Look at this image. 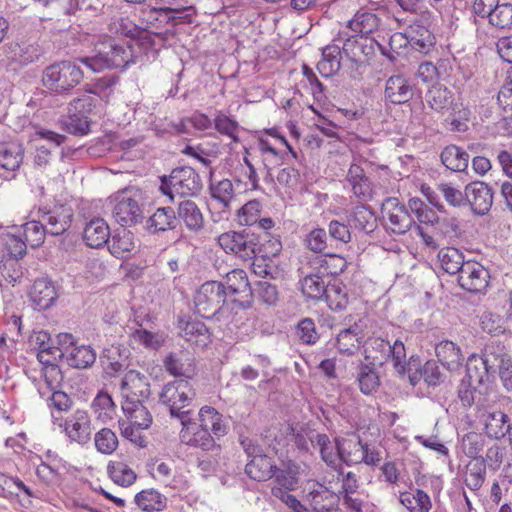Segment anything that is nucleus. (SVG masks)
Segmentation results:
<instances>
[{"mask_svg":"<svg viewBox=\"0 0 512 512\" xmlns=\"http://www.w3.org/2000/svg\"><path fill=\"white\" fill-rule=\"evenodd\" d=\"M77 61L92 72L99 73L105 69L124 70L134 63V58L130 46L107 38L94 46L92 55L78 57Z\"/></svg>","mask_w":512,"mask_h":512,"instance_id":"f257e3e1","label":"nucleus"},{"mask_svg":"<svg viewBox=\"0 0 512 512\" xmlns=\"http://www.w3.org/2000/svg\"><path fill=\"white\" fill-rule=\"evenodd\" d=\"M203 188L202 178L190 166L173 168L168 175L159 176V191L174 202L176 196L195 197Z\"/></svg>","mask_w":512,"mask_h":512,"instance_id":"f03ea898","label":"nucleus"},{"mask_svg":"<svg viewBox=\"0 0 512 512\" xmlns=\"http://www.w3.org/2000/svg\"><path fill=\"white\" fill-rule=\"evenodd\" d=\"M77 58L75 61H59L43 70L42 83L55 95H68L82 81L84 74Z\"/></svg>","mask_w":512,"mask_h":512,"instance_id":"7ed1b4c3","label":"nucleus"},{"mask_svg":"<svg viewBox=\"0 0 512 512\" xmlns=\"http://www.w3.org/2000/svg\"><path fill=\"white\" fill-rule=\"evenodd\" d=\"M196 397L194 385L187 379H175L166 383L159 393V402L169 408L170 416L181 423L188 422L190 409L185 410Z\"/></svg>","mask_w":512,"mask_h":512,"instance_id":"20e7f679","label":"nucleus"},{"mask_svg":"<svg viewBox=\"0 0 512 512\" xmlns=\"http://www.w3.org/2000/svg\"><path fill=\"white\" fill-rule=\"evenodd\" d=\"M411 20L401 16H394L399 26H407L405 38L416 51L427 54L435 45L436 39L431 31L433 14L429 9L412 14Z\"/></svg>","mask_w":512,"mask_h":512,"instance_id":"39448f33","label":"nucleus"},{"mask_svg":"<svg viewBox=\"0 0 512 512\" xmlns=\"http://www.w3.org/2000/svg\"><path fill=\"white\" fill-rule=\"evenodd\" d=\"M194 20L195 10L192 6L170 7L159 5L153 35L163 44L169 43L175 38L178 25L192 24Z\"/></svg>","mask_w":512,"mask_h":512,"instance_id":"423d86ee","label":"nucleus"},{"mask_svg":"<svg viewBox=\"0 0 512 512\" xmlns=\"http://www.w3.org/2000/svg\"><path fill=\"white\" fill-rule=\"evenodd\" d=\"M227 292L223 282L206 281L194 296L197 313L206 319L220 320L224 305L227 303Z\"/></svg>","mask_w":512,"mask_h":512,"instance_id":"0eeeda50","label":"nucleus"},{"mask_svg":"<svg viewBox=\"0 0 512 512\" xmlns=\"http://www.w3.org/2000/svg\"><path fill=\"white\" fill-rule=\"evenodd\" d=\"M216 241L227 254H232L244 261L256 258L258 232L254 231V228L224 232L217 237Z\"/></svg>","mask_w":512,"mask_h":512,"instance_id":"6e6552de","label":"nucleus"},{"mask_svg":"<svg viewBox=\"0 0 512 512\" xmlns=\"http://www.w3.org/2000/svg\"><path fill=\"white\" fill-rule=\"evenodd\" d=\"M37 217L42 219L48 234L60 236L71 228L74 220V210L67 203H54L53 205L40 206Z\"/></svg>","mask_w":512,"mask_h":512,"instance_id":"1a4fd4ad","label":"nucleus"},{"mask_svg":"<svg viewBox=\"0 0 512 512\" xmlns=\"http://www.w3.org/2000/svg\"><path fill=\"white\" fill-rule=\"evenodd\" d=\"M4 61L9 70L18 71L39 60L43 49L37 43L9 42L3 46Z\"/></svg>","mask_w":512,"mask_h":512,"instance_id":"9d476101","label":"nucleus"},{"mask_svg":"<svg viewBox=\"0 0 512 512\" xmlns=\"http://www.w3.org/2000/svg\"><path fill=\"white\" fill-rule=\"evenodd\" d=\"M415 96L421 98V91L414 81L403 74L390 76L385 82L384 99L392 105H404Z\"/></svg>","mask_w":512,"mask_h":512,"instance_id":"9b49d317","label":"nucleus"},{"mask_svg":"<svg viewBox=\"0 0 512 512\" xmlns=\"http://www.w3.org/2000/svg\"><path fill=\"white\" fill-rule=\"evenodd\" d=\"M489 279V270L477 261H467L457 276L459 286L473 294L484 292L488 287Z\"/></svg>","mask_w":512,"mask_h":512,"instance_id":"f8f14e48","label":"nucleus"},{"mask_svg":"<svg viewBox=\"0 0 512 512\" xmlns=\"http://www.w3.org/2000/svg\"><path fill=\"white\" fill-rule=\"evenodd\" d=\"M122 401H146L151 396L149 378L137 370H129L121 380Z\"/></svg>","mask_w":512,"mask_h":512,"instance_id":"ddd939ff","label":"nucleus"},{"mask_svg":"<svg viewBox=\"0 0 512 512\" xmlns=\"http://www.w3.org/2000/svg\"><path fill=\"white\" fill-rule=\"evenodd\" d=\"M386 211L391 224L390 230L392 233L403 235L413 226L415 227V221L408 211V208L397 198L391 197L385 200L382 205V212Z\"/></svg>","mask_w":512,"mask_h":512,"instance_id":"4468645a","label":"nucleus"},{"mask_svg":"<svg viewBox=\"0 0 512 512\" xmlns=\"http://www.w3.org/2000/svg\"><path fill=\"white\" fill-rule=\"evenodd\" d=\"M179 226L176 210L171 206L158 207L145 219L143 228L149 235H162Z\"/></svg>","mask_w":512,"mask_h":512,"instance_id":"2eb2a0df","label":"nucleus"},{"mask_svg":"<svg viewBox=\"0 0 512 512\" xmlns=\"http://www.w3.org/2000/svg\"><path fill=\"white\" fill-rule=\"evenodd\" d=\"M112 216L122 227H132L145 219L142 206L132 197L122 195L114 205Z\"/></svg>","mask_w":512,"mask_h":512,"instance_id":"dca6fc26","label":"nucleus"},{"mask_svg":"<svg viewBox=\"0 0 512 512\" xmlns=\"http://www.w3.org/2000/svg\"><path fill=\"white\" fill-rule=\"evenodd\" d=\"M467 205L474 214L483 216L487 214L493 204V191L482 181H473L465 187Z\"/></svg>","mask_w":512,"mask_h":512,"instance_id":"f3484780","label":"nucleus"},{"mask_svg":"<svg viewBox=\"0 0 512 512\" xmlns=\"http://www.w3.org/2000/svg\"><path fill=\"white\" fill-rule=\"evenodd\" d=\"M183 428L180 433L182 442L185 444L201 448L204 451H210L216 447L217 439L212 432L203 430L197 426V422L192 421L191 414H189L188 422L181 423Z\"/></svg>","mask_w":512,"mask_h":512,"instance_id":"a211bd4d","label":"nucleus"},{"mask_svg":"<svg viewBox=\"0 0 512 512\" xmlns=\"http://www.w3.org/2000/svg\"><path fill=\"white\" fill-rule=\"evenodd\" d=\"M425 102L430 109L437 113L456 112L457 104L453 92L440 82H435L425 93Z\"/></svg>","mask_w":512,"mask_h":512,"instance_id":"6ab92c4d","label":"nucleus"},{"mask_svg":"<svg viewBox=\"0 0 512 512\" xmlns=\"http://www.w3.org/2000/svg\"><path fill=\"white\" fill-rule=\"evenodd\" d=\"M34 308L41 311L49 309L58 299L54 283L48 278L36 279L29 292Z\"/></svg>","mask_w":512,"mask_h":512,"instance_id":"aec40b11","label":"nucleus"},{"mask_svg":"<svg viewBox=\"0 0 512 512\" xmlns=\"http://www.w3.org/2000/svg\"><path fill=\"white\" fill-rule=\"evenodd\" d=\"M178 327L181 337L192 345L204 348L210 343V332L204 322L191 317L180 318Z\"/></svg>","mask_w":512,"mask_h":512,"instance_id":"412c9836","label":"nucleus"},{"mask_svg":"<svg viewBox=\"0 0 512 512\" xmlns=\"http://www.w3.org/2000/svg\"><path fill=\"white\" fill-rule=\"evenodd\" d=\"M25 149L21 143L4 142L0 143V169L5 170L11 176L6 179L15 178V172L23 163Z\"/></svg>","mask_w":512,"mask_h":512,"instance_id":"4be33fe9","label":"nucleus"},{"mask_svg":"<svg viewBox=\"0 0 512 512\" xmlns=\"http://www.w3.org/2000/svg\"><path fill=\"white\" fill-rule=\"evenodd\" d=\"M159 12V5L151 7L149 10L141 11V20L143 23H146L144 28L139 27L138 25H132V30H123L125 35L131 38H138L142 42V45L146 47H155V37L153 35L154 26L157 20V15Z\"/></svg>","mask_w":512,"mask_h":512,"instance_id":"5701e85b","label":"nucleus"},{"mask_svg":"<svg viewBox=\"0 0 512 512\" xmlns=\"http://www.w3.org/2000/svg\"><path fill=\"white\" fill-rule=\"evenodd\" d=\"M176 215L179 223L192 233H199L204 229L205 221L201 209L192 200H183L178 204Z\"/></svg>","mask_w":512,"mask_h":512,"instance_id":"b1692460","label":"nucleus"},{"mask_svg":"<svg viewBox=\"0 0 512 512\" xmlns=\"http://www.w3.org/2000/svg\"><path fill=\"white\" fill-rule=\"evenodd\" d=\"M478 355L496 375L497 371L511 359L506 346L498 339L487 341Z\"/></svg>","mask_w":512,"mask_h":512,"instance_id":"393cba45","label":"nucleus"},{"mask_svg":"<svg viewBox=\"0 0 512 512\" xmlns=\"http://www.w3.org/2000/svg\"><path fill=\"white\" fill-rule=\"evenodd\" d=\"M67 436L81 445L89 442L91 438L90 419L85 411L77 410L65 421Z\"/></svg>","mask_w":512,"mask_h":512,"instance_id":"a878e982","label":"nucleus"},{"mask_svg":"<svg viewBox=\"0 0 512 512\" xmlns=\"http://www.w3.org/2000/svg\"><path fill=\"white\" fill-rule=\"evenodd\" d=\"M435 354L437 361L450 372L458 371L464 361L461 348L450 340H443L436 344Z\"/></svg>","mask_w":512,"mask_h":512,"instance_id":"bb28decb","label":"nucleus"},{"mask_svg":"<svg viewBox=\"0 0 512 512\" xmlns=\"http://www.w3.org/2000/svg\"><path fill=\"white\" fill-rule=\"evenodd\" d=\"M163 363L166 371L176 379H187L192 382L196 375L195 359L192 357L170 353Z\"/></svg>","mask_w":512,"mask_h":512,"instance_id":"cd10ccee","label":"nucleus"},{"mask_svg":"<svg viewBox=\"0 0 512 512\" xmlns=\"http://www.w3.org/2000/svg\"><path fill=\"white\" fill-rule=\"evenodd\" d=\"M310 268L322 271L325 276H338L342 274L348 266L347 260L336 253L327 252L321 256H315L309 259Z\"/></svg>","mask_w":512,"mask_h":512,"instance_id":"c85d7f7f","label":"nucleus"},{"mask_svg":"<svg viewBox=\"0 0 512 512\" xmlns=\"http://www.w3.org/2000/svg\"><path fill=\"white\" fill-rule=\"evenodd\" d=\"M197 426L203 430H208L220 439L228 433V425L223 419V415L214 407L203 406L198 412Z\"/></svg>","mask_w":512,"mask_h":512,"instance_id":"c756f323","label":"nucleus"},{"mask_svg":"<svg viewBox=\"0 0 512 512\" xmlns=\"http://www.w3.org/2000/svg\"><path fill=\"white\" fill-rule=\"evenodd\" d=\"M464 377L477 386H482L492 383L496 379V374L486 366L478 354L472 353L467 358Z\"/></svg>","mask_w":512,"mask_h":512,"instance_id":"7c9ffc66","label":"nucleus"},{"mask_svg":"<svg viewBox=\"0 0 512 512\" xmlns=\"http://www.w3.org/2000/svg\"><path fill=\"white\" fill-rule=\"evenodd\" d=\"M145 401H122L121 408L127 418V424L138 429H148L153 421L152 415L144 405Z\"/></svg>","mask_w":512,"mask_h":512,"instance_id":"2f4dec72","label":"nucleus"},{"mask_svg":"<svg viewBox=\"0 0 512 512\" xmlns=\"http://www.w3.org/2000/svg\"><path fill=\"white\" fill-rule=\"evenodd\" d=\"M374 43L373 39L367 37L350 36L344 42L342 52L347 59H366L370 64V60L375 54Z\"/></svg>","mask_w":512,"mask_h":512,"instance_id":"473e14b6","label":"nucleus"},{"mask_svg":"<svg viewBox=\"0 0 512 512\" xmlns=\"http://www.w3.org/2000/svg\"><path fill=\"white\" fill-rule=\"evenodd\" d=\"M308 497L310 505L314 512H338L339 494L330 491L324 485H319L318 489L312 490Z\"/></svg>","mask_w":512,"mask_h":512,"instance_id":"72a5a7b5","label":"nucleus"},{"mask_svg":"<svg viewBox=\"0 0 512 512\" xmlns=\"http://www.w3.org/2000/svg\"><path fill=\"white\" fill-rule=\"evenodd\" d=\"M110 228L102 218H93L90 220L83 232V239L87 246L91 248H100L109 243Z\"/></svg>","mask_w":512,"mask_h":512,"instance_id":"f704fd0d","label":"nucleus"},{"mask_svg":"<svg viewBox=\"0 0 512 512\" xmlns=\"http://www.w3.org/2000/svg\"><path fill=\"white\" fill-rule=\"evenodd\" d=\"M278 467L275 465L272 458L264 453L257 455L249 460L245 466L246 474L256 481H265L274 477Z\"/></svg>","mask_w":512,"mask_h":512,"instance_id":"c9c22d12","label":"nucleus"},{"mask_svg":"<svg viewBox=\"0 0 512 512\" xmlns=\"http://www.w3.org/2000/svg\"><path fill=\"white\" fill-rule=\"evenodd\" d=\"M347 221L351 227L366 234L372 233L377 227L374 210L365 204L355 206L347 215Z\"/></svg>","mask_w":512,"mask_h":512,"instance_id":"e433bc0d","label":"nucleus"},{"mask_svg":"<svg viewBox=\"0 0 512 512\" xmlns=\"http://www.w3.org/2000/svg\"><path fill=\"white\" fill-rule=\"evenodd\" d=\"M484 430L489 438L498 440L507 436L509 439L512 423L507 414L502 411H494L486 415Z\"/></svg>","mask_w":512,"mask_h":512,"instance_id":"4c0bfd02","label":"nucleus"},{"mask_svg":"<svg viewBox=\"0 0 512 512\" xmlns=\"http://www.w3.org/2000/svg\"><path fill=\"white\" fill-rule=\"evenodd\" d=\"M322 271L314 270L306 274L301 280V291L303 295L312 300H322L327 292L329 284H325Z\"/></svg>","mask_w":512,"mask_h":512,"instance_id":"58836bf2","label":"nucleus"},{"mask_svg":"<svg viewBox=\"0 0 512 512\" xmlns=\"http://www.w3.org/2000/svg\"><path fill=\"white\" fill-rule=\"evenodd\" d=\"M342 50L338 45L329 44L322 48V58L317 63V70L324 78L334 76L341 68Z\"/></svg>","mask_w":512,"mask_h":512,"instance_id":"ea45409f","label":"nucleus"},{"mask_svg":"<svg viewBox=\"0 0 512 512\" xmlns=\"http://www.w3.org/2000/svg\"><path fill=\"white\" fill-rule=\"evenodd\" d=\"M357 382L361 393L366 396H371L378 391L381 382L374 363L360 362L358 365Z\"/></svg>","mask_w":512,"mask_h":512,"instance_id":"a19ab883","label":"nucleus"},{"mask_svg":"<svg viewBox=\"0 0 512 512\" xmlns=\"http://www.w3.org/2000/svg\"><path fill=\"white\" fill-rule=\"evenodd\" d=\"M363 338L361 326L354 323L348 328L340 330L336 338L337 349L342 354L353 355L359 348L360 339Z\"/></svg>","mask_w":512,"mask_h":512,"instance_id":"79ce46f5","label":"nucleus"},{"mask_svg":"<svg viewBox=\"0 0 512 512\" xmlns=\"http://www.w3.org/2000/svg\"><path fill=\"white\" fill-rule=\"evenodd\" d=\"M127 358L128 356L122 353L120 347L112 346L103 350L100 362L105 373L110 377H115L128 366Z\"/></svg>","mask_w":512,"mask_h":512,"instance_id":"37998d69","label":"nucleus"},{"mask_svg":"<svg viewBox=\"0 0 512 512\" xmlns=\"http://www.w3.org/2000/svg\"><path fill=\"white\" fill-rule=\"evenodd\" d=\"M134 502L144 512L163 511L167 507L166 496L153 488L138 492Z\"/></svg>","mask_w":512,"mask_h":512,"instance_id":"c03bdc74","label":"nucleus"},{"mask_svg":"<svg viewBox=\"0 0 512 512\" xmlns=\"http://www.w3.org/2000/svg\"><path fill=\"white\" fill-rule=\"evenodd\" d=\"M440 158L446 168L461 172L467 169L470 156L461 147L449 145L442 150Z\"/></svg>","mask_w":512,"mask_h":512,"instance_id":"a18cd8bd","label":"nucleus"},{"mask_svg":"<svg viewBox=\"0 0 512 512\" xmlns=\"http://www.w3.org/2000/svg\"><path fill=\"white\" fill-rule=\"evenodd\" d=\"M399 502L409 512H430L432 502L430 496L422 489H416L415 493L400 492Z\"/></svg>","mask_w":512,"mask_h":512,"instance_id":"49530a36","label":"nucleus"},{"mask_svg":"<svg viewBox=\"0 0 512 512\" xmlns=\"http://www.w3.org/2000/svg\"><path fill=\"white\" fill-rule=\"evenodd\" d=\"M18 232L23 237L25 242L31 248L40 247L45 240L46 234H48V230L46 229L42 219L31 220L24 223Z\"/></svg>","mask_w":512,"mask_h":512,"instance_id":"de8ad7c7","label":"nucleus"},{"mask_svg":"<svg viewBox=\"0 0 512 512\" xmlns=\"http://www.w3.org/2000/svg\"><path fill=\"white\" fill-rule=\"evenodd\" d=\"M256 258L272 259L278 256L282 250V243L278 236H273L269 232L258 233V241L256 246Z\"/></svg>","mask_w":512,"mask_h":512,"instance_id":"09e8293b","label":"nucleus"},{"mask_svg":"<svg viewBox=\"0 0 512 512\" xmlns=\"http://www.w3.org/2000/svg\"><path fill=\"white\" fill-rule=\"evenodd\" d=\"M380 19L372 12L358 11L353 19L348 22V27L361 37L366 36L376 30Z\"/></svg>","mask_w":512,"mask_h":512,"instance_id":"8fccbe9b","label":"nucleus"},{"mask_svg":"<svg viewBox=\"0 0 512 512\" xmlns=\"http://www.w3.org/2000/svg\"><path fill=\"white\" fill-rule=\"evenodd\" d=\"M351 225L339 220H331L328 224L330 248L341 249L352 240Z\"/></svg>","mask_w":512,"mask_h":512,"instance_id":"3c124183","label":"nucleus"},{"mask_svg":"<svg viewBox=\"0 0 512 512\" xmlns=\"http://www.w3.org/2000/svg\"><path fill=\"white\" fill-rule=\"evenodd\" d=\"M323 299H325L328 307L334 312H341L345 310L349 304L347 288L341 282L329 284Z\"/></svg>","mask_w":512,"mask_h":512,"instance_id":"603ef678","label":"nucleus"},{"mask_svg":"<svg viewBox=\"0 0 512 512\" xmlns=\"http://www.w3.org/2000/svg\"><path fill=\"white\" fill-rule=\"evenodd\" d=\"M294 335L301 344L313 346L320 340V333L314 319L305 317L300 319L294 328Z\"/></svg>","mask_w":512,"mask_h":512,"instance_id":"864d4df0","label":"nucleus"},{"mask_svg":"<svg viewBox=\"0 0 512 512\" xmlns=\"http://www.w3.org/2000/svg\"><path fill=\"white\" fill-rule=\"evenodd\" d=\"M442 269L448 274L459 275L466 265L464 255L456 248L442 249L438 254Z\"/></svg>","mask_w":512,"mask_h":512,"instance_id":"5fc2aeb1","label":"nucleus"},{"mask_svg":"<svg viewBox=\"0 0 512 512\" xmlns=\"http://www.w3.org/2000/svg\"><path fill=\"white\" fill-rule=\"evenodd\" d=\"M91 408L94 413L97 414V418L104 423L113 419L116 413V405L111 395L102 390L99 391L93 399Z\"/></svg>","mask_w":512,"mask_h":512,"instance_id":"6e6d98bb","label":"nucleus"},{"mask_svg":"<svg viewBox=\"0 0 512 512\" xmlns=\"http://www.w3.org/2000/svg\"><path fill=\"white\" fill-rule=\"evenodd\" d=\"M224 285L227 295H238L252 290L248 275L243 269H233L228 272Z\"/></svg>","mask_w":512,"mask_h":512,"instance_id":"4d7b16f0","label":"nucleus"},{"mask_svg":"<svg viewBox=\"0 0 512 512\" xmlns=\"http://www.w3.org/2000/svg\"><path fill=\"white\" fill-rule=\"evenodd\" d=\"M96 360V353L91 346H76L67 356V363L70 367L76 369H86L91 367Z\"/></svg>","mask_w":512,"mask_h":512,"instance_id":"13d9d810","label":"nucleus"},{"mask_svg":"<svg viewBox=\"0 0 512 512\" xmlns=\"http://www.w3.org/2000/svg\"><path fill=\"white\" fill-rule=\"evenodd\" d=\"M467 477L464 482L465 485L472 491L479 490L486 477V466L482 457L476 458V460H470L466 465Z\"/></svg>","mask_w":512,"mask_h":512,"instance_id":"bf43d9fd","label":"nucleus"},{"mask_svg":"<svg viewBox=\"0 0 512 512\" xmlns=\"http://www.w3.org/2000/svg\"><path fill=\"white\" fill-rule=\"evenodd\" d=\"M107 472L112 481L122 487L132 485L137 478L136 473L123 462H110Z\"/></svg>","mask_w":512,"mask_h":512,"instance_id":"052dcab7","label":"nucleus"},{"mask_svg":"<svg viewBox=\"0 0 512 512\" xmlns=\"http://www.w3.org/2000/svg\"><path fill=\"white\" fill-rule=\"evenodd\" d=\"M2 240L9 259L17 262L26 255L28 244L18 231L17 233H6Z\"/></svg>","mask_w":512,"mask_h":512,"instance_id":"680f3d73","label":"nucleus"},{"mask_svg":"<svg viewBox=\"0 0 512 512\" xmlns=\"http://www.w3.org/2000/svg\"><path fill=\"white\" fill-rule=\"evenodd\" d=\"M209 189L212 199L218 201L223 208H228L235 196L234 185L230 179H222L217 182L211 180Z\"/></svg>","mask_w":512,"mask_h":512,"instance_id":"e2e57ef3","label":"nucleus"},{"mask_svg":"<svg viewBox=\"0 0 512 512\" xmlns=\"http://www.w3.org/2000/svg\"><path fill=\"white\" fill-rule=\"evenodd\" d=\"M310 442L319 447L321 459L331 468L337 466V451L335 446L332 445L327 434L317 433L315 436L310 437Z\"/></svg>","mask_w":512,"mask_h":512,"instance_id":"0e129e2a","label":"nucleus"},{"mask_svg":"<svg viewBox=\"0 0 512 512\" xmlns=\"http://www.w3.org/2000/svg\"><path fill=\"white\" fill-rule=\"evenodd\" d=\"M305 247L315 254H324L330 247L329 237L324 228H313L304 239Z\"/></svg>","mask_w":512,"mask_h":512,"instance_id":"69168bd1","label":"nucleus"},{"mask_svg":"<svg viewBox=\"0 0 512 512\" xmlns=\"http://www.w3.org/2000/svg\"><path fill=\"white\" fill-rule=\"evenodd\" d=\"M253 297L255 296L262 304L266 306H276L279 300V293L276 285L260 280L255 283L252 288Z\"/></svg>","mask_w":512,"mask_h":512,"instance_id":"338daca9","label":"nucleus"},{"mask_svg":"<svg viewBox=\"0 0 512 512\" xmlns=\"http://www.w3.org/2000/svg\"><path fill=\"white\" fill-rule=\"evenodd\" d=\"M489 23L499 29L512 28V4L495 3V8L489 19Z\"/></svg>","mask_w":512,"mask_h":512,"instance_id":"774afa93","label":"nucleus"}]
</instances>
